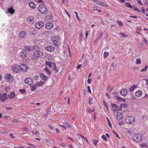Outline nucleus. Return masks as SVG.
Listing matches in <instances>:
<instances>
[{
    "mask_svg": "<svg viewBox=\"0 0 148 148\" xmlns=\"http://www.w3.org/2000/svg\"><path fill=\"white\" fill-rule=\"evenodd\" d=\"M39 11L42 14H46L47 12V10L46 6L44 4H41L39 5L38 7Z\"/></svg>",
    "mask_w": 148,
    "mask_h": 148,
    "instance_id": "obj_1",
    "label": "nucleus"
},
{
    "mask_svg": "<svg viewBox=\"0 0 148 148\" xmlns=\"http://www.w3.org/2000/svg\"><path fill=\"white\" fill-rule=\"evenodd\" d=\"M35 51L34 54V57L37 58L41 57L42 56L43 53L39 48L36 47Z\"/></svg>",
    "mask_w": 148,
    "mask_h": 148,
    "instance_id": "obj_2",
    "label": "nucleus"
},
{
    "mask_svg": "<svg viewBox=\"0 0 148 148\" xmlns=\"http://www.w3.org/2000/svg\"><path fill=\"white\" fill-rule=\"evenodd\" d=\"M125 120L126 123L132 124L134 122L135 119L134 117L132 116H128L125 119Z\"/></svg>",
    "mask_w": 148,
    "mask_h": 148,
    "instance_id": "obj_3",
    "label": "nucleus"
},
{
    "mask_svg": "<svg viewBox=\"0 0 148 148\" xmlns=\"http://www.w3.org/2000/svg\"><path fill=\"white\" fill-rule=\"evenodd\" d=\"M142 137L141 134H135L133 136L134 140L137 142H139L142 140Z\"/></svg>",
    "mask_w": 148,
    "mask_h": 148,
    "instance_id": "obj_4",
    "label": "nucleus"
},
{
    "mask_svg": "<svg viewBox=\"0 0 148 148\" xmlns=\"http://www.w3.org/2000/svg\"><path fill=\"white\" fill-rule=\"evenodd\" d=\"M37 47L36 46H32V45L30 46H25L24 47V48L25 51H29L33 50L35 49V48Z\"/></svg>",
    "mask_w": 148,
    "mask_h": 148,
    "instance_id": "obj_5",
    "label": "nucleus"
},
{
    "mask_svg": "<svg viewBox=\"0 0 148 148\" xmlns=\"http://www.w3.org/2000/svg\"><path fill=\"white\" fill-rule=\"evenodd\" d=\"M5 79L7 82H11L13 79V77L10 73H8L5 76Z\"/></svg>",
    "mask_w": 148,
    "mask_h": 148,
    "instance_id": "obj_6",
    "label": "nucleus"
},
{
    "mask_svg": "<svg viewBox=\"0 0 148 148\" xmlns=\"http://www.w3.org/2000/svg\"><path fill=\"white\" fill-rule=\"evenodd\" d=\"M8 99L7 94L6 93H3V94L0 93V99L2 102L6 101Z\"/></svg>",
    "mask_w": 148,
    "mask_h": 148,
    "instance_id": "obj_7",
    "label": "nucleus"
},
{
    "mask_svg": "<svg viewBox=\"0 0 148 148\" xmlns=\"http://www.w3.org/2000/svg\"><path fill=\"white\" fill-rule=\"evenodd\" d=\"M20 54L21 57L23 59L26 57L27 55V52L25 50H22Z\"/></svg>",
    "mask_w": 148,
    "mask_h": 148,
    "instance_id": "obj_8",
    "label": "nucleus"
},
{
    "mask_svg": "<svg viewBox=\"0 0 148 148\" xmlns=\"http://www.w3.org/2000/svg\"><path fill=\"white\" fill-rule=\"evenodd\" d=\"M20 67L21 70L22 72H26L27 71V65L22 64L20 65Z\"/></svg>",
    "mask_w": 148,
    "mask_h": 148,
    "instance_id": "obj_9",
    "label": "nucleus"
},
{
    "mask_svg": "<svg viewBox=\"0 0 148 148\" xmlns=\"http://www.w3.org/2000/svg\"><path fill=\"white\" fill-rule=\"evenodd\" d=\"M13 71L15 72H18L20 69V67L19 66L17 65H15L12 67Z\"/></svg>",
    "mask_w": 148,
    "mask_h": 148,
    "instance_id": "obj_10",
    "label": "nucleus"
},
{
    "mask_svg": "<svg viewBox=\"0 0 148 148\" xmlns=\"http://www.w3.org/2000/svg\"><path fill=\"white\" fill-rule=\"evenodd\" d=\"M24 82L25 84L28 85H31L33 83L32 79L30 77H28L26 78L25 79Z\"/></svg>",
    "mask_w": 148,
    "mask_h": 148,
    "instance_id": "obj_11",
    "label": "nucleus"
},
{
    "mask_svg": "<svg viewBox=\"0 0 148 148\" xmlns=\"http://www.w3.org/2000/svg\"><path fill=\"white\" fill-rule=\"evenodd\" d=\"M116 117L117 120H120L123 117V115L121 112H118L116 113Z\"/></svg>",
    "mask_w": 148,
    "mask_h": 148,
    "instance_id": "obj_12",
    "label": "nucleus"
},
{
    "mask_svg": "<svg viewBox=\"0 0 148 148\" xmlns=\"http://www.w3.org/2000/svg\"><path fill=\"white\" fill-rule=\"evenodd\" d=\"M51 39L53 42V45L55 46H57L58 43V38H51Z\"/></svg>",
    "mask_w": 148,
    "mask_h": 148,
    "instance_id": "obj_13",
    "label": "nucleus"
},
{
    "mask_svg": "<svg viewBox=\"0 0 148 148\" xmlns=\"http://www.w3.org/2000/svg\"><path fill=\"white\" fill-rule=\"evenodd\" d=\"M128 93V91L126 89H122L121 90L120 92L121 95L124 96L127 95Z\"/></svg>",
    "mask_w": 148,
    "mask_h": 148,
    "instance_id": "obj_14",
    "label": "nucleus"
},
{
    "mask_svg": "<svg viewBox=\"0 0 148 148\" xmlns=\"http://www.w3.org/2000/svg\"><path fill=\"white\" fill-rule=\"evenodd\" d=\"M47 51L50 52H53L54 51L55 48L52 46L48 45L46 48Z\"/></svg>",
    "mask_w": 148,
    "mask_h": 148,
    "instance_id": "obj_15",
    "label": "nucleus"
},
{
    "mask_svg": "<svg viewBox=\"0 0 148 148\" xmlns=\"http://www.w3.org/2000/svg\"><path fill=\"white\" fill-rule=\"evenodd\" d=\"M53 27V24L50 23H46L45 26V28L48 29H51Z\"/></svg>",
    "mask_w": 148,
    "mask_h": 148,
    "instance_id": "obj_16",
    "label": "nucleus"
},
{
    "mask_svg": "<svg viewBox=\"0 0 148 148\" xmlns=\"http://www.w3.org/2000/svg\"><path fill=\"white\" fill-rule=\"evenodd\" d=\"M44 25V23L42 22L37 23L35 24V27L37 28L40 29Z\"/></svg>",
    "mask_w": 148,
    "mask_h": 148,
    "instance_id": "obj_17",
    "label": "nucleus"
},
{
    "mask_svg": "<svg viewBox=\"0 0 148 148\" xmlns=\"http://www.w3.org/2000/svg\"><path fill=\"white\" fill-rule=\"evenodd\" d=\"M45 65L46 66H48L49 68H51L53 65H55L54 63H51L50 61H45Z\"/></svg>",
    "mask_w": 148,
    "mask_h": 148,
    "instance_id": "obj_18",
    "label": "nucleus"
},
{
    "mask_svg": "<svg viewBox=\"0 0 148 148\" xmlns=\"http://www.w3.org/2000/svg\"><path fill=\"white\" fill-rule=\"evenodd\" d=\"M142 92L140 90H139L135 93V95L137 97H140L142 95Z\"/></svg>",
    "mask_w": 148,
    "mask_h": 148,
    "instance_id": "obj_19",
    "label": "nucleus"
},
{
    "mask_svg": "<svg viewBox=\"0 0 148 148\" xmlns=\"http://www.w3.org/2000/svg\"><path fill=\"white\" fill-rule=\"evenodd\" d=\"M40 75L41 79L44 81L46 80L48 78V77L45 75L43 73H41Z\"/></svg>",
    "mask_w": 148,
    "mask_h": 148,
    "instance_id": "obj_20",
    "label": "nucleus"
},
{
    "mask_svg": "<svg viewBox=\"0 0 148 148\" xmlns=\"http://www.w3.org/2000/svg\"><path fill=\"white\" fill-rule=\"evenodd\" d=\"M29 5L30 7L32 9H34L36 7V5L34 2H30Z\"/></svg>",
    "mask_w": 148,
    "mask_h": 148,
    "instance_id": "obj_21",
    "label": "nucleus"
},
{
    "mask_svg": "<svg viewBox=\"0 0 148 148\" xmlns=\"http://www.w3.org/2000/svg\"><path fill=\"white\" fill-rule=\"evenodd\" d=\"M45 84V82L42 81H40L39 82H36V85L38 86H43Z\"/></svg>",
    "mask_w": 148,
    "mask_h": 148,
    "instance_id": "obj_22",
    "label": "nucleus"
},
{
    "mask_svg": "<svg viewBox=\"0 0 148 148\" xmlns=\"http://www.w3.org/2000/svg\"><path fill=\"white\" fill-rule=\"evenodd\" d=\"M15 96V94L14 92H11L8 95V97L11 99L13 98Z\"/></svg>",
    "mask_w": 148,
    "mask_h": 148,
    "instance_id": "obj_23",
    "label": "nucleus"
},
{
    "mask_svg": "<svg viewBox=\"0 0 148 148\" xmlns=\"http://www.w3.org/2000/svg\"><path fill=\"white\" fill-rule=\"evenodd\" d=\"M26 35V33L24 31L21 32L19 33V37H24Z\"/></svg>",
    "mask_w": 148,
    "mask_h": 148,
    "instance_id": "obj_24",
    "label": "nucleus"
},
{
    "mask_svg": "<svg viewBox=\"0 0 148 148\" xmlns=\"http://www.w3.org/2000/svg\"><path fill=\"white\" fill-rule=\"evenodd\" d=\"M137 87L138 86L137 85H133L130 87L129 90L131 92H133L134 89L137 88Z\"/></svg>",
    "mask_w": 148,
    "mask_h": 148,
    "instance_id": "obj_25",
    "label": "nucleus"
},
{
    "mask_svg": "<svg viewBox=\"0 0 148 148\" xmlns=\"http://www.w3.org/2000/svg\"><path fill=\"white\" fill-rule=\"evenodd\" d=\"M8 12L11 14H13L15 12V10L12 7L9 8L8 9Z\"/></svg>",
    "mask_w": 148,
    "mask_h": 148,
    "instance_id": "obj_26",
    "label": "nucleus"
},
{
    "mask_svg": "<svg viewBox=\"0 0 148 148\" xmlns=\"http://www.w3.org/2000/svg\"><path fill=\"white\" fill-rule=\"evenodd\" d=\"M50 32L48 31H45L42 33V35L45 36H48Z\"/></svg>",
    "mask_w": 148,
    "mask_h": 148,
    "instance_id": "obj_27",
    "label": "nucleus"
},
{
    "mask_svg": "<svg viewBox=\"0 0 148 148\" xmlns=\"http://www.w3.org/2000/svg\"><path fill=\"white\" fill-rule=\"evenodd\" d=\"M112 106L114 109V111H117L119 110L117 106L115 104H112Z\"/></svg>",
    "mask_w": 148,
    "mask_h": 148,
    "instance_id": "obj_28",
    "label": "nucleus"
},
{
    "mask_svg": "<svg viewBox=\"0 0 148 148\" xmlns=\"http://www.w3.org/2000/svg\"><path fill=\"white\" fill-rule=\"evenodd\" d=\"M125 5L127 6V7L130 8L131 9L132 8V5L129 2H126L125 3Z\"/></svg>",
    "mask_w": 148,
    "mask_h": 148,
    "instance_id": "obj_29",
    "label": "nucleus"
},
{
    "mask_svg": "<svg viewBox=\"0 0 148 148\" xmlns=\"http://www.w3.org/2000/svg\"><path fill=\"white\" fill-rule=\"evenodd\" d=\"M65 125V126L71 128V125L68 123L64 122L63 123Z\"/></svg>",
    "mask_w": 148,
    "mask_h": 148,
    "instance_id": "obj_30",
    "label": "nucleus"
},
{
    "mask_svg": "<svg viewBox=\"0 0 148 148\" xmlns=\"http://www.w3.org/2000/svg\"><path fill=\"white\" fill-rule=\"evenodd\" d=\"M79 138H83L84 140H86L88 143V140L86 138L84 137L83 136H82L81 134H79Z\"/></svg>",
    "mask_w": 148,
    "mask_h": 148,
    "instance_id": "obj_31",
    "label": "nucleus"
},
{
    "mask_svg": "<svg viewBox=\"0 0 148 148\" xmlns=\"http://www.w3.org/2000/svg\"><path fill=\"white\" fill-rule=\"evenodd\" d=\"M119 36L121 37H127V36L124 33H120L119 34Z\"/></svg>",
    "mask_w": 148,
    "mask_h": 148,
    "instance_id": "obj_32",
    "label": "nucleus"
},
{
    "mask_svg": "<svg viewBox=\"0 0 148 148\" xmlns=\"http://www.w3.org/2000/svg\"><path fill=\"white\" fill-rule=\"evenodd\" d=\"M93 144L95 146H97V143L98 142V140L95 139H93Z\"/></svg>",
    "mask_w": 148,
    "mask_h": 148,
    "instance_id": "obj_33",
    "label": "nucleus"
},
{
    "mask_svg": "<svg viewBox=\"0 0 148 148\" xmlns=\"http://www.w3.org/2000/svg\"><path fill=\"white\" fill-rule=\"evenodd\" d=\"M141 63V61L140 58L136 59V64H140Z\"/></svg>",
    "mask_w": 148,
    "mask_h": 148,
    "instance_id": "obj_34",
    "label": "nucleus"
},
{
    "mask_svg": "<svg viewBox=\"0 0 148 148\" xmlns=\"http://www.w3.org/2000/svg\"><path fill=\"white\" fill-rule=\"evenodd\" d=\"M109 55V53L108 52H104L103 55V58L104 59L106 58Z\"/></svg>",
    "mask_w": 148,
    "mask_h": 148,
    "instance_id": "obj_35",
    "label": "nucleus"
},
{
    "mask_svg": "<svg viewBox=\"0 0 148 148\" xmlns=\"http://www.w3.org/2000/svg\"><path fill=\"white\" fill-rule=\"evenodd\" d=\"M44 70L45 71V72H46L47 74L50 75L51 74V72L49 70L48 68L47 67H45L44 69Z\"/></svg>",
    "mask_w": 148,
    "mask_h": 148,
    "instance_id": "obj_36",
    "label": "nucleus"
},
{
    "mask_svg": "<svg viewBox=\"0 0 148 148\" xmlns=\"http://www.w3.org/2000/svg\"><path fill=\"white\" fill-rule=\"evenodd\" d=\"M116 23H117V24L120 26L121 27H122V26L123 25V23L122 22L120 21H116Z\"/></svg>",
    "mask_w": 148,
    "mask_h": 148,
    "instance_id": "obj_37",
    "label": "nucleus"
},
{
    "mask_svg": "<svg viewBox=\"0 0 148 148\" xmlns=\"http://www.w3.org/2000/svg\"><path fill=\"white\" fill-rule=\"evenodd\" d=\"M99 4L105 7H107L108 6V5L107 4L101 2H100Z\"/></svg>",
    "mask_w": 148,
    "mask_h": 148,
    "instance_id": "obj_38",
    "label": "nucleus"
},
{
    "mask_svg": "<svg viewBox=\"0 0 148 148\" xmlns=\"http://www.w3.org/2000/svg\"><path fill=\"white\" fill-rule=\"evenodd\" d=\"M46 18L48 19L51 20L53 18V16L51 15H48L46 16Z\"/></svg>",
    "mask_w": 148,
    "mask_h": 148,
    "instance_id": "obj_39",
    "label": "nucleus"
},
{
    "mask_svg": "<svg viewBox=\"0 0 148 148\" xmlns=\"http://www.w3.org/2000/svg\"><path fill=\"white\" fill-rule=\"evenodd\" d=\"M148 65H146L145 66V68L142 69L141 70V72H142L143 71H146L147 70V69L148 68Z\"/></svg>",
    "mask_w": 148,
    "mask_h": 148,
    "instance_id": "obj_40",
    "label": "nucleus"
},
{
    "mask_svg": "<svg viewBox=\"0 0 148 148\" xmlns=\"http://www.w3.org/2000/svg\"><path fill=\"white\" fill-rule=\"evenodd\" d=\"M106 119H107V120L108 121V125L111 128H112V124H111V123L110 122L109 119L108 117H107Z\"/></svg>",
    "mask_w": 148,
    "mask_h": 148,
    "instance_id": "obj_41",
    "label": "nucleus"
},
{
    "mask_svg": "<svg viewBox=\"0 0 148 148\" xmlns=\"http://www.w3.org/2000/svg\"><path fill=\"white\" fill-rule=\"evenodd\" d=\"M32 17H29L27 18V21L29 22H32Z\"/></svg>",
    "mask_w": 148,
    "mask_h": 148,
    "instance_id": "obj_42",
    "label": "nucleus"
},
{
    "mask_svg": "<svg viewBox=\"0 0 148 148\" xmlns=\"http://www.w3.org/2000/svg\"><path fill=\"white\" fill-rule=\"evenodd\" d=\"M101 137L105 141H106V142L107 141V139L106 138L105 135H103L102 136H101Z\"/></svg>",
    "mask_w": 148,
    "mask_h": 148,
    "instance_id": "obj_43",
    "label": "nucleus"
},
{
    "mask_svg": "<svg viewBox=\"0 0 148 148\" xmlns=\"http://www.w3.org/2000/svg\"><path fill=\"white\" fill-rule=\"evenodd\" d=\"M147 144L145 143H143L140 145V146L143 148V147H146L147 146Z\"/></svg>",
    "mask_w": 148,
    "mask_h": 148,
    "instance_id": "obj_44",
    "label": "nucleus"
},
{
    "mask_svg": "<svg viewBox=\"0 0 148 148\" xmlns=\"http://www.w3.org/2000/svg\"><path fill=\"white\" fill-rule=\"evenodd\" d=\"M103 103L104 104L105 107L106 108V109L107 110H108V105L106 103V101H105L103 100Z\"/></svg>",
    "mask_w": 148,
    "mask_h": 148,
    "instance_id": "obj_45",
    "label": "nucleus"
},
{
    "mask_svg": "<svg viewBox=\"0 0 148 148\" xmlns=\"http://www.w3.org/2000/svg\"><path fill=\"white\" fill-rule=\"evenodd\" d=\"M75 13L76 14V17H77V19H78V20L79 21H80V19L79 18V16L78 15V14H77V12H75Z\"/></svg>",
    "mask_w": 148,
    "mask_h": 148,
    "instance_id": "obj_46",
    "label": "nucleus"
},
{
    "mask_svg": "<svg viewBox=\"0 0 148 148\" xmlns=\"http://www.w3.org/2000/svg\"><path fill=\"white\" fill-rule=\"evenodd\" d=\"M52 66L54 68V69H53L56 72V73L58 72V70L56 69V64H55V65H53Z\"/></svg>",
    "mask_w": 148,
    "mask_h": 148,
    "instance_id": "obj_47",
    "label": "nucleus"
},
{
    "mask_svg": "<svg viewBox=\"0 0 148 148\" xmlns=\"http://www.w3.org/2000/svg\"><path fill=\"white\" fill-rule=\"evenodd\" d=\"M19 91L22 93H24L25 92V91L24 89H20Z\"/></svg>",
    "mask_w": 148,
    "mask_h": 148,
    "instance_id": "obj_48",
    "label": "nucleus"
},
{
    "mask_svg": "<svg viewBox=\"0 0 148 148\" xmlns=\"http://www.w3.org/2000/svg\"><path fill=\"white\" fill-rule=\"evenodd\" d=\"M116 98L118 100L120 101H122L123 99V98H121L119 96H116Z\"/></svg>",
    "mask_w": 148,
    "mask_h": 148,
    "instance_id": "obj_49",
    "label": "nucleus"
},
{
    "mask_svg": "<svg viewBox=\"0 0 148 148\" xmlns=\"http://www.w3.org/2000/svg\"><path fill=\"white\" fill-rule=\"evenodd\" d=\"M38 78V76L37 75H35L33 76V79L35 80H37Z\"/></svg>",
    "mask_w": 148,
    "mask_h": 148,
    "instance_id": "obj_50",
    "label": "nucleus"
},
{
    "mask_svg": "<svg viewBox=\"0 0 148 148\" xmlns=\"http://www.w3.org/2000/svg\"><path fill=\"white\" fill-rule=\"evenodd\" d=\"M88 90L89 92L91 93V91L90 90V87L89 86H88Z\"/></svg>",
    "mask_w": 148,
    "mask_h": 148,
    "instance_id": "obj_51",
    "label": "nucleus"
},
{
    "mask_svg": "<svg viewBox=\"0 0 148 148\" xmlns=\"http://www.w3.org/2000/svg\"><path fill=\"white\" fill-rule=\"evenodd\" d=\"M93 100L91 98H90L89 100V103L90 104H92V103Z\"/></svg>",
    "mask_w": 148,
    "mask_h": 148,
    "instance_id": "obj_52",
    "label": "nucleus"
},
{
    "mask_svg": "<svg viewBox=\"0 0 148 148\" xmlns=\"http://www.w3.org/2000/svg\"><path fill=\"white\" fill-rule=\"evenodd\" d=\"M10 90V88L9 87H6L5 88V90L7 92H8Z\"/></svg>",
    "mask_w": 148,
    "mask_h": 148,
    "instance_id": "obj_53",
    "label": "nucleus"
},
{
    "mask_svg": "<svg viewBox=\"0 0 148 148\" xmlns=\"http://www.w3.org/2000/svg\"><path fill=\"white\" fill-rule=\"evenodd\" d=\"M92 79L91 78L88 79L87 80V82L88 84H89L91 83Z\"/></svg>",
    "mask_w": 148,
    "mask_h": 148,
    "instance_id": "obj_54",
    "label": "nucleus"
},
{
    "mask_svg": "<svg viewBox=\"0 0 148 148\" xmlns=\"http://www.w3.org/2000/svg\"><path fill=\"white\" fill-rule=\"evenodd\" d=\"M143 80H145L146 82V85H148V78H144Z\"/></svg>",
    "mask_w": 148,
    "mask_h": 148,
    "instance_id": "obj_55",
    "label": "nucleus"
},
{
    "mask_svg": "<svg viewBox=\"0 0 148 148\" xmlns=\"http://www.w3.org/2000/svg\"><path fill=\"white\" fill-rule=\"evenodd\" d=\"M31 90H35L36 88V86H31Z\"/></svg>",
    "mask_w": 148,
    "mask_h": 148,
    "instance_id": "obj_56",
    "label": "nucleus"
},
{
    "mask_svg": "<svg viewBox=\"0 0 148 148\" xmlns=\"http://www.w3.org/2000/svg\"><path fill=\"white\" fill-rule=\"evenodd\" d=\"M133 9L136 11H137L138 12H140V11L136 7L134 8H133Z\"/></svg>",
    "mask_w": 148,
    "mask_h": 148,
    "instance_id": "obj_57",
    "label": "nucleus"
},
{
    "mask_svg": "<svg viewBox=\"0 0 148 148\" xmlns=\"http://www.w3.org/2000/svg\"><path fill=\"white\" fill-rule=\"evenodd\" d=\"M143 45V41L141 42L140 44L139 47H142Z\"/></svg>",
    "mask_w": 148,
    "mask_h": 148,
    "instance_id": "obj_58",
    "label": "nucleus"
},
{
    "mask_svg": "<svg viewBox=\"0 0 148 148\" xmlns=\"http://www.w3.org/2000/svg\"><path fill=\"white\" fill-rule=\"evenodd\" d=\"M114 134H115V135L116 136V137L117 138H118L119 139H120V138L119 137V136L118 135L116 132H114Z\"/></svg>",
    "mask_w": 148,
    "mask_h": 148,
    "instance_id": "obj_59",
    "label": "nucleus"
},
{
    "mask_svg": "<svg viewBox=\"0 0 148 148\" xmlns=\"http://www.w3.org/2000/svg\"><path fill=\"white\" fill-rule=\"evenodd\" d=\"M33 133L34 134H38V132L37 131H34L33 132Z\"/></svg>",
    "mask_w": 148,
    "mask_h": 148,
    "instance_id": "obj_60",
    "label": "nucleus"
},
{
    "mask_svg": "<svg viewBox=\"0 0 148 148\" xmlns=\"http://www.w3.org/2000/svg\"><path fill=\"white\" fill-rule=\"evenodd\" d=\"M137 2L138 4H140L141 5H143V4L142 3L141 1H140L138 0L137 1Z\"/></svg>",
    "mask_w": 148,
    "mask_h": 148,
    "instance_id": "obj_61",
    "label": "nucleus"
},
{
    "mask_svg": "<svg viewBox=\"0 0 148 148\" xmlns=\"http://www.w3.org/2000/svg\"><path fill=\"white\" fill-rule=\"evenodd\" d=\"M2 132L4 133H6L7 132V131L6 130H5L2 129L1 130Z\"/></svg>",
    "mask_w": 148,
    "mask_h": 148,
    "instance_id": "obj_62",
    "label": "nucleus"
},
{
    "mask_svg": "<svg viewBox=\"0 0 148 148\" xmlns=\"http://www.w3.org/2000/svg\"><path fill=\"white\" fill-rule=\"evenodd\" d=\"M38 1L39 3H41L42 4H44V2L42 0H38Z\"/></svg>",
    "mask_w": 148,
    "mask_h": 148,
    "instance_id": "obj_63",
    "label": "nucleus"
},
{
    "mask_svg": "<svg viewBox=\"0 0 148 148\" xmlns=\"http://www.w3.org/2000/svg\"><path fill=\"white\" fill-rule=\"evenodd\" d=\"M131 99L132 100H135V96H134L132 95V97H131Z\"/></svg>",
    "mask_w": 148,
    "mask_h": 148,
    "instance_id": "obj_64",
    "label": "nucleus"
}]
</instances>
